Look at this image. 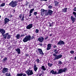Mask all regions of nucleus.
Listing matches in <instances>:
<instances>
[{
  "mask_svg": "<svg viewBox=\"0 0 76 76\" xmlns=\"http://www.w3.org/2000/svg\"><path fill=\"white\" fill-rule=\"evenodd\" d=\"M48 37H45V40L47 39H48Z\"/></svg>",
  "mask_w": 76,
  "mask_h": 76,
  "instance_id": "nucleus-47",
  "label": "nucleus"
},
{
  "mask_svg": "<svg viewBox=\"0 0 76 76\" xmlns=\"http://www.w3.org/2000/svg\"><path fill=\"white\" fill-rule=\"evenodd\" d=\"M23 76H26V74L23 73Z\"/></svg>",
  "mask_w": 76,
  "mask_h": 76,
  "instance_id": "nucleus-46",
  "label": "nucleus"
},
{
  "mask_svg": "<svg viewBox=\"0 0 76 76\" xmlns=\"http://www.w3.org/2000/svg\"><path fill=\"white\" fill-rule=\"evenodd\" d=\"M7 58H4L2 60V63H6V61H7Z\"/></svg>",
  "mask_w": 76,
  "mask_h": 76,
  "instance_id": "nucleus-20",
  "label": "nucleus"
},
{
  "mask_svg": "<svg viewBox=\"0 0 76 76\" xmlns=\"http://www.w3.org/2000/svg\"><path fill=\"white\" fill-rule=\"evenodd\" d=\"M5 6V3H4L1 4V7H3V6Z\"/></svg>",
  "mask_w": 76,
  "mask_h": 76,
  "instance_id": "nucleus-29",
  "label": "nucleus"
},
{
  "mask_svg": "<svg viewBox=\"0 0 76 76\" xmlns=\"http://www.w3.org/2000/svg\"><path fill=\"white\" fill-rule=\"evenodd\" d=\"M67 69L66 68H63V69H60L58 70V72H57V74H61L63 72H66Z\"/></svg>",
  "mask_w": 76,
  "mask_h": 76,
  "instance_id": "nucleus-5",
  "label": "nucleus"
},
{
  "mask_svg": "<svg viewBox=\"0 0 76 76\" xmlns=\"http://www.w3.org/2000/svg\"><path fill=\"white\" fill-rule=\"evenodd\" d=\"M32 25V24H29L26 27V29H31L33 26Z\"/></svg>",
  "mask_w": 76,
  "mask_h": 76,
  "instance_id": "nucleus-10",
  "label": "nucleus"
},
{
  "mask_svg": "<svg viewBox=\"0 0 76 76\" xmlns=\"http://www.w3.org/2000/svg\"><path fill=\"white\" fill-rule=\"evenodd\" d=\"M34 10V9L33 8L30 11V14L32 13L33 12V11Z\"/></svg>",
  "mask_w": 76,
  "mask_h": 76,
  "instance_id": "nucleus-25",
  "label": "nucleus"
},
{
  "mask_svg": "<svg viewBox=\"0 0 76 76\" xmlns=\"http://www.w3.org/2000/svg\"><path fill=\"white\" fill-rule=\"evenodd\" d=\"M38 45H40V46H42V44H41L40 43H39Z\"/></svg>",
  "mask_w": 76,
  "mask_h": 76,
  "instance_id": "nucleus-42",
  "label": "nucleus"
},
{
  "mask_svg": "<svg viewBox=\"0 0 76 76\" xmlns=\"http://www.w3.org/2000/svg\"><path fill=\"white\" fill-rule=\"evenodd\" d=\"M74 59L75 60H76V56L74 58Z\"/></svg>",
  "mask_w": 76,
  "mask_h": 76,
  "instance_id": "nucleus-55",
  "label": "nucleus"
},
{
  "mask_svg": "<svg viewBox=\"0 0 76 76\" xmlns=\"http://www.w3.org/2000/svg\"><path fill=\"white\" fill-rule=\"evenodd\" d=\"M6 74L7 75V76H11V75H10V73H9V74L7 73Z\"/></svg>",
  "mask_w": 76,
  "mask_h": 76,
  "instance_id": "nucleus-38",
  "label": "nucleus"
},
{
  "mask_svg": "<svg viewBox=\"0 0 76 76\" xmlns=\"http://www.w3.org/2000/svg\"><path fill=\"white\" fill-rule=\"evenodd\" d=\"M38 12H34V16H36L37 15Z\"/></svg>",
  "mask_w": 76,
  "mask_h": 76,
  "instance_id": "nucleus-33",
  "label": "nucleus"
},
{
  "mask_svg": "<svg viewBox=\"0 0 76 76\" xmlns=\"http://www.w3.org/2000/svg\"><path fill=\"white\" fill-rule=\"evenodd\" d=\"M55 54H58V51H56L55 52Z\"/></svg>",
  "mask_w": 76,
  "mask_h": 76,
  "instance_id": "nucleus-51",
  "label": "nucleus"
},
{
  "mask_svg": "<svg viewBox=\"0 0 76 76\" xmlns=\"http://www.w3.org/2000/svg\"><path fill=\"white\" fill-rule=\"evenodd\" d=\"M64 42L63 41L61 40L59 41V42L57 43L58 45H64Z\"/></svg>",
  "mask_w": 76,
  "mask_h": 76,
  "instance_id": "nucleus-11",
  "label": "nucleus"
},
{
  "mask_svg": "<svg viewBox=\"0 0 76 76\" xmlns=\"http://www.w3.org/2000/svg\"><path fill=\"white\" fill-rule=\"evenodd\" d=\"M58 63L59 64H62V62H61V61H58Z\"/></svg>",
  "mask_w": 76,
  "mask_h": 76,
  "instance_id": "nucleus-36",
  "label": "nucleus"
},
{
  "mask_svg": "<svg viewBox=\"0 0 76 76\" xmlns=\"http://www.w3.org/2000/svg\"><path fill=\"white\" fill-rule=\"evenodd\" d=\"M53 65V64H51L50 63H48V66H49V67H51Z\"/></svg>",
  "mask_w": 76,
  "mask_h": 76,
  "instance_id": "nucleus-23",
  "label": "nucleus"
},
{
  "mask_svg": "<svg viewBox=\"0 0 76 76\" xmlns=\"http://www.w3.org/2000/svg\"><path fill=\"white\" fill-rule=\"evenodd\" d=\"M26 73L27 74L28 76H31L34 74L33 70H32L28 69L26 71Z\"/></svg>",
  "mask_w": 76,
  "mask_h": 76,
  "instance_id": "nucleus-6",
  "label": "nucleus"
},
{
  "mask_svg": "<svg viewBox=\"0 0 76 76\" xmlns=\"http://www.w3.org/2000/svg\"><path fill=\"white\" fill-rule=\"evenodd\" d=\"M19 0H16V1H12L11 2H10L9 4V6H10L11 7H15V6H16L17 5V3H18L19 1Z\"/></svg>",
  "mask_w": 76,
  "mask_h": 76,
  "instance_id": "nucleus-1",
  "label": "nucleus"
},
{
  "mask_svg": "<svg viewBox=\"0 0 76 76\" xmlns=\"http://www.w3.org/2000/svg\"><path fill=\"white\" fill-rule=\"evenodd\" d=\"M12 11H13L14 13H15V10H13Z\"/></svg>",
  "mask_w": 76,
  "mask_h": 76,
  "instance_id": "nucleus-50",
  "label": "nucleus"
},
{
  "mask_svg": "<svg viewBox=\"0 0 76 76\" xmlns=\"http://www.w3.org/2000/svg\"><path fill=\"white\" fill-rule=\"evenodd\" d=\"M70 53L71 54H73L74 53V51L71 50L70 51Z\"/></svg>",
  "mask_w": 76,
  "mask_h": 76,
  "instance_id": "nucleus-39",
  "label": "nucleus"
},
{
  "mask_svg": "<svg viewBox=\"0 0 76 76\" xmlns=\"http://www.w3.org/2000/svg\"><path fill=\"white\" fill-rule=\"evenodd\" d=\"M48 15H49V14L48 12L45 13V16H48Z\"/></svg>",
  "mask_w": 76,
  "mask_h": 76,
  "instance_id": "nucleus-35",
  "label": "nucleus"
},
{
  "mask_svg": "<svg viewBox=\"0 0 76 76\" xmlns=\"http://www.w3.org/2000/svg\"><path fill=\"white\" fill-rule=\"evenodd\" d=\"M44 38L42 37L41 38L39 37L38 38V41L41 43L43 42V41H44Z\"/></svg>",
  "mask_w": 76,
  "mask_h": 76,
  "instance_id": "nucleus-13",
  "label": "nucleus"
},
{
  "mask_svg": "<svg viewBox=\"0 0 76 76\" xmlns=\"http://www.w3.org/2000/svg\"><path fill=\"white\" fill-rule=\"evenodd\" d=\"M36 61H37V63H39V59H38V58L37 59Z\"/></svg>",
  "mask_w": 76,
  "mask_h": 76,
  "instance_id": "nucleus-32",
  "label": "nucleus"
},
{
  "mask_svg": "<svg viewBox=\"0 0 76 76\" xmlns=\"http://www.w3.org/2000/svg\"><path fill=\"white\" fill-rule=\"evenodd\" d=\"M41 1H47V0H41Z\"/></svg>",
  "mask_w": 76,
  "mask_h": 76,
  "instance_id": "nucleus-52",
  "label": "nucleus"
},
{
  "mask_svg": "<svg viewBox=\"0 0 76 76\" xmlns=\"http://www.w3.org/2000/svg\"><path fill=\"white\" fill-rule=\"evenodd\" d=\"M51 44H48L47 45V50H49L51 49Z\"/></svg>",
  "mask_w": 76,
  "mask_h": 76,
  "instance_id": "nucleus-15",
  "label": "nucleus"
},
{
  "mask_svg": "<svg viewBox=\"0 0 76 76\" xmlns=\"http://www.w3.org/2000/svg\"><path fill=\"white\" fill-rule=\"evenodd\" d=\"M55 6H58V2L55 1Z\"/></svg>",
  "mask_w": 76,
  "mask_h": 76,
  "instance_id": "nucleus-24",
  "label": "nucleus"
},
{
  "mask_svg": "<svg viewBox=\"0 0 76 76\" xmlns=\"http://www.w3.org/2000/svg\"><path fill=\"white\" fill-rule=\"evenodd\" d=\"M49 26H52V24H50L49 25Z\"/></svg>",
  "mask_w": 76,
  "mask_h": 76,
  "instance_id": "nucleus-49",
  "label": "nucleus"
},
{
  "mask_svg": "<svg viewBox=\"0 0 76 76\" xmlns=\"http://www.w3.org/2000/svg\"><path fill=\"white\" fill-rule=\"evenodd\" d=\"M22 14H20V20H21V21L22 22L24 20V16H23L22 18Z\"/></svg>",
  "mask_w": 76,
  "mask_h": 76,
  "instance_id": "nucleus-17",
  "label": "nucleus"
},
{
  "mask_svg": "<svg viewBox=\"0 0 76 76\" xmlns=\"http://www.w3.org/2000/svg\"><path fill=\"white\" fill-rule=\"evenodd\" d=\"M48 13L49 14V15H52V14H53V12L52 11V10H51L49 9L48 10Z\"/></svg>",
  "mask_w": 76,
  "mask_h": 76,
  "instance_id": "nucleus-16",
  "label": "nucleus"
},
{
  "mask_svg": "<svg viewBox=\"0 0 76 76\" xmlns=\"http://www.w3.org/2000/svg\"><path fill=\"white\" fill-rule=\"evenodd\" d=\"M38 51L39 54L40 55H41V56H44V53H43V52H42V49L38 48Z\"/></svg>",
  "mask_w": 76,
  "mask_h": 76,
  "instance_id": "nucleus-8",
  "label": "nucleus"
},
{
  "mask_svg": "<svg viewBox=\"0 0 76 76\" xmlns=\"http://www.w3.org/2000/svg\"><path fill=\"white\" fill-rule=\"evenodd\" d=\"M57 46H56V45H54L53 46V48H57Z\"/></svg>",
  "mask_w": 76,
  "mask_h": 76,
  "instance_id": "nucleus-41",
  "label": "nucleus"
},
{
  "mask_svg": "<svg viewBox=\"0 0 76 76\" xmlns=\"http://www.w3.org/2000/svg\"><path fill=\"white\" fill-rule=\"evenodd\" d=\"M53 56L55 57V58L53 59L54 60H58V59H59V58H61L62 57V55H58L54 54H53Z\"/></svg>",
  "mask_w": 76,
  "mask_h": 76,
  "instance_id": "nucleus-4",
  "label": "nucleus"
},
{
  "mask_svg": "<svg viewBox=\"0 0 76 76\" xmlns=\"http://www.w3.org/2000/svg\"><path fill=\"white\" fill-rule=\"evenodd\" d=\"M52 34H50V37H51V36H52Z\"/></svg>",
  "mask_w": 76,
  "mask_h": 76,
  "instance_id": "nucleus-56",
  "label": "nucleus"
},
{
  "mask_svg": "<svg viewBox=\"0 0 76 76\" xmlns=\"http://www.w3.org/2000/svg\"><path fill=\"white\" fill-rule=\"evenodd\" d=\"M15 50L17 52H18V54H19V48L16 49Z\"/></svg>",
  "mask_w": 76,
  "mask_h": 76,
  "instance_id": "nucleus-26",
  "label": "nucleus"
},
{
  "mask_svg": "<svg viewBox=\"0 0 76 76\" xmlns=\"http://www.w3.org/2000/svg\"><path fill=\"white\" fill-rule=\"evenodd\" d=\"M36 16V18H37V19H38V17H37V15Z\"/></svg>",
  "mask_w": 76,
  "mask_h": 76,
  "instance_id": "nucleus-59",
  "label": "nucleus"
},
{
  "mask_svg": "<svg viewBox=\"0 0 76 76\" xmlns=\"http://www.w3.org/2000/svg\"><path fill=\"white\" fill-rule=\"evenodd\" d=\"M16 76H19V73L17 74Z\"/></svg>",
  "mask_w": 76,
  "mask_h": 76,
  "instance_id": "nucleus-53",
  "label": "nucleus"
},
{
  "mask_svg": "<svg viewBox=\"0 0 76 76\" xmlns=\"http://www.w3.org/2000/svg\"><path fill=\"white\" fill-rule=\"evenodd\" d=\"M11 48L10 47V48Z\"/></svg>",
  "mask_w": 76,
  "mask_h": 76,
  "instance_id": "nucleus-64",
  "label": "nucleus"
},
{
  "mask_svg": "<svg viewBox=\"0 0 76 76\" xmlns=\"http://www.w3.org/2000/svg\"><path fill=\"white\" fill-rule=\"evenodd\" d=\"M50 73H52V75H57V71L55 72L54 70H52L50 72Z\"/></svg>",
  "mask_w": 76,
  "mask_h": 76,
  "instance_id": "nucleus-14",
  "label": "nucleus"
},
{
  "mask_svg": "<svg viewBox=\"0 0 76 76\" xmlns=\"http://www.w3.org/2000/svg\"><path fill=\"white\" fill-rule=\"evenodd\" d=\"M74 11H75V12H76V7H75L74 9H73Z\"/></svg>",
  "mask_w": 76,
  "mask_h": 76,
  "instance_id": "nucleus-45",
  "label": "nucleus"
},
{
  "mask_svg": "<svg viewBox=\"0 0 76 76\" xmlns=\"http://www.w3.org/2000/svg\"><path fill=\"white\" fill-rule=\"evenodd\" d=\"M17 39H19V34H17L16 36Z\"/></svg>",
  "mask_w": 76,
  "mask_h": 76,
  "instance_id": "nucleus-31",
  "label": "nucleus"
},
{
  "mask_svg": "<svg viewBox=\"0 0 76 76\" xmlns=\"http://www.w3.org/2000/svg\"><path fill=\"white\" fill-rule=\"evenodd\" d=\"M67 8L65 7L64 9H63L62 10V12L64 13H66L67 12Z\"/></svg>",
  "mask_w": 76,
  "mask_h": 76,
  "instance_id": "nucleus-19",
  "label": "nucleus"
},
{
  "mask_svg": "<svg viewBox=\"0 0 76 76\" xmlns=\"http://www.w3.org/2000/svg\"><path fill=\"white\" fill-rule=\"evenodd\" d=\"M12 17H13V15H11L10 16V18H12Z\"/></svg>",
  "mask_w": 76,
  "mask_h": 76,
  "instance_id": "nucleus-48",
  "label": "nucleus"
},
{
  "mask_svg": "<svg viewBox=\"0 0 76 76\" xmlns=\"http://www.w3.org/2000/svg\"><path fill=\"white\" fill-rule=\"evenodd\" d=\"M56 51H57V49H54L53 50V51L54 52H56Z\"/></svg>",
  "mask_w": 76,
  "mask_h": 76,
  "instance_id": "nucleus-43",
  "label": "nucleus"
},
{
  "mask_svg": "<svg viewBox=\"0 0 76 76\" xmlns=\"http://www.w3.org/2000/svg\"><path fill=\"white\" fill-rule=\"evenodd\" d=\"M0 19H1V15H0Z\"/></svg>",
  "mask_w": 76,
  "mask_h": 76,
  "instance_id": "nucleus-62",
  "label": "nucleus"
},
{
  "mask_svg": "<svg viewBox=\"0 0 76 76\" xmlns=\"http://www.w3.org/2000/svg\"><path fill=\"white\" fill-rule=\"evenodd\" d=\"M9 69L7 68L4 67L3 68V70H1L2 72L3 73H7L8 72V70Z\"/></svg>",
  "mask_w": 76,
  "mask_h": 76,
  "instance_id": "nucleus-9",
  "label": "nucleus"
},
{
  "mask_svg": "<svg viewBox=\"0 0 76 76\" xmlns=\"http://www.w3.org/2000/svg\"><path fill=\"white\" fill-rule=\"evenodd\" d=\"M23 75V73H20L19 74V76H22Z\"/></svg>",
  "mask_w": 76,
  "mask_h": 76,
  "instance_id": "nucleus-40",
  "label": "nucleus"
},
{
  "mask_svg": "<svg viewBox=\"0 0 76 76\" xmlns=\"http://www.w3.org/2000/svg\"><path fill=\"white\" fill-rule=\"evenodd\" d=\"M7 39H10L11 37V36H10V34H8V35H7Z\"/></svg>",
  "mask_w": 76,
  "mask_h": 76,
  "instance_id": "nucleus-27",
  "label": "nucleus"
},
{
  "mask_svg": "<svg viewBox=\"0 0 76 76\" xmlns=\"http://www.w3.org/2000/svg\"><path fill=\"white\" fill-rule=\"evenodd\" d=\"M30 6H31L30 5H29V8H31V7H30Z\"/></svg>",
  "mask_w": 76,
  "mask_h": 76,
  "instance_id": "nucleus-60",
  "label": "nucleus"
},
{
  "mask_svg": "<svg viewBox=\"0 0 76 76\" xmlns=\"http://www.w3.org/2000/svg\"><path fill=\"white\" fill-rule=\"evenodd\" d=\"M28 3H27V4H26V6H28Z\"/></svg>",
  "mask_w": 76,
  "mask_h": 76,
  "instance_id": "nucleus-57",
  "label": "nucleus"
},
{
  "mask_svg": "<svg viewBox=\"0 0 76 76\" xmlns=\"http://www.w3.org/2000/svg\"><path fill=\"white\" fill-rule=\"evenodd\" d=\"M71 19L72 22V23H73L75 22V18L73 16H71Z\"/></svg>",
  "mask_w": 76,
  "mask_h": 76,
  "instance_id": "nucleus-18",
  "label": "nucleus"
},
{
  "mask_svg": "<svg viewBox=\"0 0 76 76\" xmlns=\"http://www.w3.org/2000/svg\"><path fill=\"white\" fill-rule=\"evenodd\" d=\"M34 70L35 72H37V70H38V67H37L36 65H34Z\"/></svg>",
  "mask_w": 76,
  "mask_h": 76,
  "instance_id": "nucleus-22",
  "label": "nucleus"
},
{
  "mask_svg": "<svg viewBox=\"0 0 76 76\" xmlns=\"http://www.w3.org/2000/svg\"><path fill=\"white\" fill-rule=\"evenodd\" d=\"M25 57H28V56H29V54L28 53H26L25 54Z\"/></svg>",
  "mask_w": 76,
  "mask_h": 76,
  "instance_id": "nucleus-37",
  "label": "nucleus"
},
{
  "mask_svg": "<svg viewBox=\"0 0 76 76\" xmlns=\"http://www.w3.org/2000/svg\"><path fill=\"white\" fill-rule=\"evenodd\" d=\"M31 15H32L31 14H31H30L29 15V17H30V16H31Z\"/></svg>",
  "mask_w": 76,
  "mask_h": 76,
  "instance_id": "nucleus-54",
  "label": "nucleus"
},
{
  "mask_svg": "<svg viewBox=\"0 0 76 76\" xmlns=\"http://www.w3.org/2000/svg\"><path fill=\"white\" fill-rule=\"evenodd\" d=\"M41 70H44V71H45L47 70V69L44 66H42L41 68Z\"/></svg>",
  "mask_w": 76,
  "mask_h": 76,
  "instance_id": "nucleus-21",
  "label": "nucleus"
},
{
  "mask_svg": "<svg viewBox=\"0 0 76 76\" xmlns=\"http://www.w3.org/2000/svg\"><path fill=\"white\" fill-rule=\"evenodd\" d=\"M0 33H1L2 36H3V37H4V38H5V39H6L7 36V35H9L8 33H7L4 34H5V32H6V31H5V30H4V29H0Z\"/></svg>",
  "mask_w": 76,
  "mask_h": 76,
  "instance_id": "nucleus-2",
  "label": "nucleus"
},
{
  "mask_svg": "<svg viewBox=\"0 0 76 76\" xmlns=\"http://www.w3.org/2000/svg\"><path fill=\"white\" fill-rule=\"evenodd\" d=\"M34 36H33L32 38L31 37V35H28L27 36H26V37L24 38V39H23V41L24 42H27L28 41H29L31 39H34Z\"/></svg>",
  "mask_w": 76,
  "mask_h": 76,
  "instance_id": "nucleus-3",
  "label": "nucleus"
},
{
  "mask_svg": "<svg viewBox=\"0 0 76 76\" xmlns=\"http://www.w3.org/2000/svg\"><path fill=\"white\" fill-rule=\"evenodd\" d=\"M10 21L9 19L7 18H5L4 19V23L5 24H7V23H8V22Z\"/></svg>",
  "mask_w": 76,
  "mask_h": 76,
  "instance_id": "nucleus-12",
  "label": "nucleus"
},
{
  "mask_svg": "<svg viewBox=\"0 0 76 76\" xmlns=\"http://www.w3.org/2000/svg\"><path fill=\"white\" fill-rule=\"evenodd\" d=\"M48 10H45L44 9H41V12H40L41 16H43L44 14H45V13L47 12Z\"/></svg>",
  "mask_w": 76,
  "mask_h": 76,
  "instance_id": "nucleus-7",
  "label": "nucleus"
},
{
  "mask_svg": "<svg viewBox=\"0 0 76 76\" xmlns=\"http://www.w3.org/2000/svg\"><path fill=\"white\" fill-rule=\"evenodd\" d=\"M35 32L36 34H38V32H39V30H38V29H37L36 30Z\"/></svg>",
  "mask_w": 76,
  "mask_h": 76,
  "instance_id": "nucleus-30",
  "label": "nucleus"
},
{
  "mask_svg": "<svg viewBox=\"0 0 76 76\" xmlns=\"http://www.w3.org/2000/svg\"><path fill=\"white\" fill-rule=\"evenodd\" d=\"M42 75V74H40L39 75V76H41V75Z\"/></svg>",
  "mask_w": 76,
  "mask_h": 76,
  "instance_id": "nucleus-58",
  "label": "nucleus"
},
{
  "mask_svg": "<svg viewBox=\"0 0 76 76\" xmlns=\"http://www.w3.org/2000/svg\"><path fill=\"white\" fill-rule=\"evenodd\" d=\"M73 14L74 15V16H75V18H76V13L75 12H73Z\"/></svg>",
  "mask_w": 76,
  "mask_h": 76,
  "instance_id": "nucleus-28",
  "label": "nucleus"
},
{
  "mask_svg": "<svg viewBox=\"0 0 76 76\" xmlns=\"http://www.w3.org/2000/svg\"><path fill=\"white\" fill-rule=\"evenodd\" d=\"M24 36H25V35L22 34V35L21 36V37H24Z\"/></svg>",
  "mask_w": 76,
  "mask_h": 76,
  "instance_id": "nucleus-44",
  "label": "nucleus"
},
{
  "mask_svg": "<svg viewBox=\"0 0 76 76\" xmlns=\"http://www.w3.org/2000/svg\"><path fill=\"white\" fill-rule=\"evenodd\" d=\"M0 7H1V5H0Z\"/></svg>",
  "mask_w": 76,
  "mask_h": 76,
  "instance_id": "nucleus-63",
  "label": "nucleus"
},
{
  "mask_svg": "<svg viewBox=\"0 0 76 76\" xmlns=\"http://www.w3.org/2000/svg\"><path fill=\"white\" fill-rule=\"evenodd\" d=\"M20 49L19 50V54H20Z\"/></svg>",
  "mask_w": 76,
  "mask_h": 76,
  "instance_id": "nucleus-61",
  "label": "nucleus"
},
{
  "mask_svg": "<svg viewBox=\"0 0 76 76\" xmlns=\"http://www.w3.org/2000/svg\"><path fill=\"white\" fill-rule=\"evenodd\" d=\"M52 7H53L51 5L49 6L48 7V8L50 9H52Z\"/></svg>",
  "mask_w": 76,
  "mask_h": 76,
  "instance_id": "nucleus-34",
  "label": "nucleus"
}]
</instances>
